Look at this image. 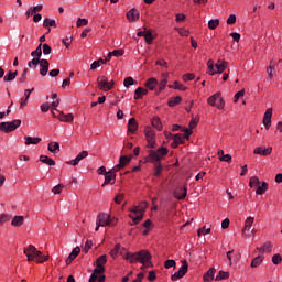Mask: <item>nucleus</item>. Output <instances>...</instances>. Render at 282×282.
Instances as JSON below:
<instances>
[{
  "label": "nucleus",
  "instance_id": "39",
  "mask_svg": "<svg viewBox=\"0 0 282 282\" xmlns=\"http://www.w3.org/2000/svg\"><path fill=\"white\" fill-rule=\"evenodd\" d=\"M152 127L158 129V131H162V121H160V118L156 117L152 119Z\"/></svg>",
  "mask_w": 282,
  "mask_h": 282
},
{
  "label": "nucleus",
  "instance_id": "3",
  "mask_svg": "<svg viewBox=\"0 0 282 282\" xmlns=\"http://www.w3.org/2000/svg\"><path fill=\"white\" fill-rule=\"evenodd\" d=\"M105 263H107V254L100 256L96 261V268L90 275L89 282H105V275L98 276L105 272Z\"/></svg>",
  "mask_w": 282,
  "mask_h": 282
},
{
  "label": "nucleus",
  "instance_id": "26",
  "mask_svg": "<svg viewBox=\"0 0 282 282\" xmlns=\"http://www.w3.org/2000/svg\"><path fill=\"white\" fill-rule=\"evenodd\" d=\"M144 87H147V89H150V91H153V89L158 87V79H155L154 77L149 78L145 82Z\"/></svg>",
  "mask_w": 282,
  "mask_h": 282
},
{
  "label": "nucleus",
  "instance_id": "12",
  "mask_svg": "<svg viewBox=\"0 0 282 282\" xmlns=\"http://www.w3.org/2000/svg\"><path fill=\"white\" fill-rule=\"evenodd\" d=\"M97 83L99 89H102L104 91H110V89H112V85L109 83V79H107L106 76L98 77Z\"/></svg>",
  "mask_w": 282,
  "mask_h": 282
},
{
  "label": "nucleus",
  "instance_id": "47",
  "mask_svg": "<svg viewBox=\"0 0 282 282\" xmlns=\"http://www.w3.org/2000/svg\"><path fill=\"white\" fill-rule=\"evenodd\" d=\"M262 252H272V242L271 241H267L264 242V245L262 246Z\"/></svg>",
  "mask_w": 282,
  "mask_h": 282
},
{
  "label": "nucleus",
  "instance_id": "35",
  "mask_svg": "<svg viewBox=\"0 0 282 282\" xmlns=\"http://www.w3.org/2000/svg\"><path fill=\"white\" fill-rule=\"evenodd\" d=\"M265 191H268V183L262 182V185H258L256 193L257 195H263Z\"/></svg>",
  "mask_w": 282,
  "mask_h": 282
},
{
  "label": "nucleus",
  "instance_id": "42",
  "mask_svg": "<svg viewBox=\"0 0 282 282\" xmlns=\"http://www.w3.org/2000/svg\"><path fill=\"white\" fill-rule=\"evenodd\" d=\"M252 224H254V217L249 216V217H247V219L245 220V226H243V228L252 229Z\"/></svg>",
  "mask_w": 282,
  "mask_h": 282
},
{
  "label": "nucleus",
  "instance_id": "51",
  "mask_svg": "<svg viewBox=\"0 0 282 282\" xmlns=\"http://www.w3.org/2000/svg\"><path fill=\"white\" fill-rule=\"evenodd\" d=\"M12 219V215L2 214L0 215V224H6V221H10Z\"/></svg>",
  "mask_w": 282,
  "mask_h": 282
},
{
  "label": "nucleus",
  "instance_id": "19",
  "mask_svg": "<svg viewBox=\"0 0 282 282\" xmlns=\"http://www.w3.org/2000/svg\"><path fill=\"white\" fill-rule=\"evenodd\" d=\"M34 91V88L32 89H25L24 90V97L21 98L20 101V109H23V107L28 106V100H30V95Z\"/></svg>",
  "mask_w": 282,
  "mask_h": 282
},
{
  "label": "nucleus",
  "instance_id": "53",
  "mask_svg": "<svg viewBox=\"0 0 282 282\" xmlns=\"http://www.w3.org/2000/svg\"><path fill=\"white\" fill-rule=\"evenodd\" d=\"M143 93H142V87H138L134 90V100H140V98H142Z\"/></svg>",
  "mask_w": 282,
  "mask_h": 282
},
{
  "label": "nucleus",
  "instance_id": "48",
  "mask_svg": "<svg viewBox=\"0 0 282 282\" xmlns=\"http://www.w3.org/2000/svg\"><path fill=\"white\" fill-rule=\"evenodd\" d=\"M119 252H120V243L116 245L115 248L110 251V257H112V259H116Z\"/></svg>",
  "mask_w": 282,
  "mask_h": 282
},
{
  "label": "nucleus",
  "instance_id": "37",
  "mask_svg": "<svg viewBox=\"0 0 282 282\" xmlns=\"http://www.w3.org/2000/svg\"><path fill=\"white\" fill-rule=\"evenodd\" d=\"M44 28H56V20H50V18H45L43 22Z\"/></svg>",
  "mask_w": 282,
  "mask_h": 282
},
{
  "label": "nucleus",
  "instance_id": "40",
  "mask_svg": "<svg viewBox=\"0 0 282 282\" xmlns=\"http://www.w3.org/2000/svg\"><path fill=\"white\" fill-rule=\"evenodd\" d=\"M261 184V181H259V177L257 176H251L249 180V186L250 188H253V186H259Z\"/></svg>",
  "mask_w": 282,
  "mask_h": 282
},
{
  "label": "nucleus",
  "instance_id": "59",
  "mask_svg": "<svg viewBox=\"0 0 282 282\" xmlns=\"http://www.w3.org/2000/svg\"><path fill=\"white\" fill-rule=\"evenodd\" d=\"M245 94H246V90H245V89L239 90V91L235 95L234 102H238V101H239V98H243Z\"/></svg>",
  "mask_w": 282,
  "mask_h": 282
},
{
  "label": "nucleus",
  "instance_id": "49",
  "mask_svg": "<svg viewBox=\"0 0 282 282\" xmlns=\"http://www.w3.org/2000/svg\"><path fill=\"white\" fill-rule=\"evenodd\" d=\"M153 34L151 33V31H147L145 32V37L144 41L145 43H148V45H151V43H153Z\"/></svg>",
  "mask_w": 282,
  "mask_h": 282
},
{
  "label": "nucleus",
  "instance_id": "22",
  "mask_svg": "<svg viewBox=\"0 0 282 282\" xmlns=\"http://www.w3.org/2000/svg\"><path fill=\"white\" fill-rule=\"evenodd\" d=\"M167 83H169V73H162L161 82L159 84V91H164V89H166Z\"/></svg>",
  "mask_w": 282,
  "mask_h": 282
},
{
  "label": "nucleus",
  "instance_id": "21",
  "mask_svg": "<svg viewBox=\"0 0 282 282\" xmlns=\"http://www.w3.org/2000/svg\"><path fill=\"white\" fill-rule=\"evenodd\" d=\"M80 254V247H75L66 259V265H69L74 259H76Z\"/></svg>",
  "mask_w": 282,
  "mask_h": 282
},
{
  "label": "nucleus",
  "instance_id": "36",
  "mask_svg": "<svg viewBox=\"0 0 282 282\" xmlns=\"http://www.w3.org/2000/svg\"><path fill=\"white\" fill-rule=\"evenodd\" d=\"M180 102H182V97L181 96H176L174 98H171L167 102L169 107H176V105H180Z\"/></svg>",
  "mask_w": 282,
  "mask_h": 282
},
{
  "label": "nucleus",
  "instance_id": "52",
  "mask_svg": "<svg viewBox=\"0 0 282 282\" xmlns=\"http://www.w3.org/2000/svg\"><path fill=\"white\" fill-rule=\"evenodd\" d=\"M198 237H202V235H210V228L206 229V226L202 227L197 231Z\"/></svg>",
  "mask_w": 282,
  "mask_h": 282
},
{
  "label": "nucleus",
  "instance_id": "18",
  "mask_svg": "<svg viewBox=\"0 0 282 282\" xmlns=\"http://www.w3.org/2000/svg\"><path fill=\"white\" fill-rule=\"evenodd\" d=\"M187 195V189L186 187H177L174 192H173V197H175L176 199H184Z\"/></svg>",
  "mask_w": 282,
  "mask_h": 282
},
{
  "label": "nucleus",
  "instance_id": "5",
  "mask_svg": "<svg viewBox=\"0 0 282 282\" xmlns=\"http://www.w3.org/2000/svg\"><path fill=\"white\" fill-rule=\"evenodd\" d=\"M147 208L145 203H143L142 207H138L135 206L131 213L129 214L130 219L133 220V224H131V226H135L138 224H140V221H142L143 217H144V210Z\"/></svg>",
  "mask_w": 282,
  "mask_h": 282
},
{
  "label": "nucleus",
  "instance_id": "23",
  "mask_svg": "<svg viewBox=\"0 0 282 282\" xmlns=\"http://www.w3.org/2000/svg\"><path fill=\"white\" fill-rule=\"evenodd\" d=\"M24 223L25 218L23 216H14L11 220V226H14L15 228H21Z\"/></svg>",
  "mask_w": 282,
  "mask_h": 282
},
{
  "label": "nucleus",
  "instance_id": "30",
  "mask_svg": "<svg viewBox=\"0 0 282 282\" xmlns=\"http://www.w3.org/2000/svg\"><path fill=\"white\" fill-rule=\"evenodd\" d=\"M25 145L30 147V144H39L43 139L41 138H33V137H24Z\"/></svg>",
  "mask_w": 282,
  "mask_h": 282
},
{
  "label": "nucleus",
  "instance_id": "20",
  "mask_svg": "<svg viewBox=\"0 0 282 282\" xmlns=\"http://www.w3.org/2000/svg\"><path fill=\"white\" fill-rule=\"evenodd\" d=\"M216 67V74H224L226 72V68L228 67V62L218 59L215 64Z\"/></svg>",
  "mask_w": 282,
  "mask_h": 282
},
{
  "label": "nucleus",
  "instance_id": "13",
  "mask_svg": "<svg viewBox=\"0 0 282 282\" xmlns=\"http://www.w3.org/2000/svg\"><path fill=\"white\" fill-rule=\"evenodd\" d=\"M184 137H182L181 133H177L174 135V141H176L178 144H184V139L188 140L191 135H193V130L185 128L184 129Z\"/></svg>",
  "mask_w": 282,
  "mask_h": 282
},
{
  "label": "nucleus",
  "instance_id": "24",
  "mask_svg": "<svg viewBox=\"0 0 282 282\" xmlns=\"http://www.w3.org/2000/svg\"><path fill=\"white\" fill-rule=\"evenodd\" d=\"M128 21H138L140 19V12L137 9H131L127 12Z\"/></svg>",
  "mask_w": 282,
  "mask_h": 282
},
{
  "label": "nucleus",
  "instance_id": "33",
  "mask_svg": "<svg viewBox=\"0 0 282 282\" xmlns=\"http://www.w3.org/2000/svg\"><path fill=\"white\" fill-rule=\"evenodd\" d=\"M263 259H264L263 256H258L253 258L251 261V268H259V265L263 263Z\"/></svg>",
  "mask_w": 282,
  "mask_h": 282
},
{
  "label": "nucleus",
  "instance_id": "25",
  "mask_svg": "<svg viewBox=\"0 0 282 282\" xmlns=\"http://www.w3.org/2000/svg\"><path fill=\"white\" fill-rule=\"evenodd\" d=\"M128 131H130V133H135V131H138V121L135 120V118L129 119Z\"/></svg>",
  "mask_w": 282,
  "mask_h": 282
},
{
  "label": "nucleus",
  "instance_id": "64",
  "mask_svg": "<svg viewBox=\"0 0 282 282\" xmlns=\"http://www.w3.org/2000/svg\"><path fill=\"white\" fill-rule=\"evenodd\" d=\"M123 85H124V87H129L130 85H133V77H127L123 80Z\"/></svg>",
  "mask_w": 282,
  "mask_h": 282
},
{
  "label": "nucleus",
  "instance_id": "6",
  "mask_svg": "<svg viewBox=\"0 0 282 282\" xmlns=\"http://www.w3.org/2000/svg\"><path fill=\"white\" fill-rule=\"evenodd\" d=\"M21 127V120L15 119L13 121H3L0 123V131L4 133H11V131H17Z\"/></svg>",
  "mask_w": 282,
  "mask_h": 282
},
{
  "label": "nucleus",
  "instance_id": "50",
  "mask_svg": "<svg viewBox=\"0 0 282 282\" xmlns=\"http://www.w3.org/2000/svg\"><path fill=\"white\" fill-rule=\"evenodd\" d=\"M87 155H89V152L87 151H82L79 154H77V156L75 158V160H77L78 164L82 162V160H85V158H87Z\"/></svg>",
  "mask_w": 282,
  "mask_h": 282
},
{
  "label": "nucleus",
  "instance_id": "46",
  "mask_svg": "<svg viewBox=\"0 0 282 282\" xmlns=\"http://www.w3.org/2000/svg\"><path fill=\"white\" fill-rule=\"evenodd\" d=\"M43 55L50 56L52 54V46L48 44H42Z\"/></svg>",
  "mask_w": 282,
  "mask_h": 282
},
{
  "label": "nucleus",
  "instance_id": "9",
  "mask_svg": "<svg viewBox=\"0 0 282 282\" xmlns=\"http://www.w3.org/2000/svg\"><path fill=\"white\" fill-rule=\"evenodd\" d=\"M182 263L183 265L178 269V271L171 276V281H178V279H184L186 272H188V261L183 260Z\"/></svg>",
  "mask_w": 282,
  "mask_h": 282
},
{
  "label": "nucleus",
  "instance_id": "32",
  "mask_svg": "<svg viewBox=\"0 0 282 282\" xmlns=\"http://www.w3.org/2000/svg\"><path fill=\"white\" fill-rule=\"evenodd\" d=\"M48 151L51 153H58L61 151V144L58 142L48 143Z\"/></svg>",
  "mask_w": 282,
  "mask_h": 282
},
{
  "label": "nucleus",
  "instance_id": "55",
  "mask_svg": "<svg viewBox=\"0 0 282 282\" xmlns=\"http://www.w3.org/2000/svg\"><path fill=\"white\" fill-rule=\"evenodd\" d=\"M281 261H282V257H281V254H274L273 257H272V263L274 264V265H279V263H281Z\"/></svg>",
  "mask_w": 282,
  "mask_h": 282
},
{
  "label": "nucleus",
  "instance_id": "41",
  "mask_svg": "<svg viewBox=\"0 0 282 282\" xmlns=\"http://www.w3.org/2000/svg\"><path fill=\"white\" fill-rule=\"evenodd\" d=\"M170 89H180V91H186V87L182 84H180L178 82H174V86L173 85H169Z\"/></svg>",
  "mask_w": 282,
  "mask_h": 282
},
{
  "label": "nucleus",
  "instance_id": "60",
  "mask_svg": "<svg viewBox=\"0 0 282 282\" xmlns=\"http://www.w3.org/2000/svg\"><path fill=\"white\" fill-rule=\"evenodd\" d=\"M87 23H89V21L87 20V19H82V18H79L78 20H77V23H76V25H77V28H83V25H87Z\"/></svg>",
  "mask_w": 282,
  "mask_h": 282
},
{
  "label": "nucleus",
  "instance_id": "4",
  "mask_svg": "<svg viewBox=\"0 0 282 282\" xmlns=\"http://www.w3.org/2000/svg\"><path fill=\"white\" fill-rule=\"evenodd\" d=\"M24 254L28 261H36V263H45L47 261V256H43V252L36 250V247L33 245L24 248Z\"/></svg>",
  "mask_w": 282,
  "mask_h": 282
},
{
  "label": "nucleus",
  "instance_id": "8",
  "mask_svg": "<svg viewBox=\"0 0 282 282\" xmlns=\"http://www.w3.org/2000/svg\"><path fill=\"white\" fill-rule=\"evenodd\" d=\"M207 102L212 107H217V109H224V99L221 98V94L219 93H216L213 96H210Z\"/></svg>",
  "mask_w": 282,
  "mask_h": 282
},
{
  "label": "nucleus",
  "instance_id": "43",
  "mask_svg": "<svg viewBox=\"0 0 282 282\" xmlns=\"http://www.w3.org/2000/svg\"><path fill=\"white\" fill-rule=\"evenodd\" d=\"M100 65H105V59L99 58L98 61L93 62L90 65V69H98Z\"/></svg>",
  "mask_w": 282,
  "mask_h": 282
},
{
  "label": "nucleus",
  "instance_id": "57",
  "mask_svg": "<svg viewBox=\"0 0 282 282\" xmlns=\"http://www.w3.org/2000/svg\"><path fill=\"white\" fill-rule=\"evenodd\" d=\"M110 55L116 56L117 58L119 56H124V50H115V51L110 52Z\"/></svg>",
  "mask_w": 282,
  "mask_h": 282
},
{
  "label": "nucleus",
  "instance_id": "54",
  "mask_svg": "<svg viewBox=\"0 0 282 282\" xmlns=\"http://www.w3.org/2000/svg\"><path fill=\"white\" fill-rule=\"evenodd\" d=\"M242 237H243L245 239H250V237H252V231H251V229L242 228Z\"/></svg>",
  "mask_w": 282,
  "mask_h": 282
},
{
  "label": "nucleus",
  "instance_id": "1",
  "mask_svg": "<svg viewBox=\"0 0 282 282\" xmlns=\"http://www.w3.org/2000/svg\"><path fill=\"white\" fill-rule=\"evenodd\" d=\"M124 259L129 261V263H142L141 270H144V268H153V263H151V252L148 250H141L134 253L128 252Z\"/></svg>",
  "mask_w": 282,
  "mask_h": 282
},
{
  "label": "nucleus",
  "instance_id": "11",
  "mask_svg": "<svg viewBox=\"0 0 282 282\" xmlns=\"http://www.w3.org/2000/svg\"><path fill=\"white\" fill-rule=\"evenodd\" d=\"M116 173H118L116 167H112L111 170H109L108 173L105 174V182L101 186L105 187L108 184H111V185L116 184Z\"/></svg>",
  "mask_w": 282,
  "mask_h": 282
},
{
  "label": "nucleus",
  "instance_id": "16",
  "mask_svg": "<svg viewBox=\"0 0 282 282\" xmlns=\"http://www.w3.org/2000/svg\"><path fill=\"white\" fill-rule=\"evenodd\" d=\"M40 74L42 76H47V72H50V62L47 59H40Z\"/></svg>",
  "mask_w": 282,
  "mask_h": 282
},
{
  "label": "nucleus",
  "instance_id": "62",
  "mask_svg": "<svg viewBox=\"0 0 282 282\" xmlns=\"http://www.w3.org/2000/svg\"><path fill=\"white\" fill-rule=\"evenodd\" d=\"M39 63H41V59L34 57L32 61H30V62L28 63V67L32 68V65H33L34 67H36V66L39 65Z\"/></svg>",
  "mask_w": 282,
  "mask_h": 282
},
{
  "label": "nucleus",
  "instance_id": "29",
  "mask_svg": "<svg viewBox=\"0 0 282 282\" xmlns=\"http://www.w3.org/2000/svg\"><path fill=\"white\" fill-rule=\"evenodd\" d=\"M40 162H43V164H48V166H56L54 159H51L47 155H40Z\"/></svg>",
  "mask_w": 282,
  "mask_h": 282
},
{
  "label": "nucleus",
  "instance_id": "56",
  "mask_svg": "<svg viewBox=\"0 0 282 282\" xmlns=\"http://www.w3.org/2000/svg\"><path fill=\"white\" fill-rule=\"evenodd\" d=\"M183 80L185 83H188V80H195V74L187 73V74L183 75Z\"/></svg>",
  "mask_w": 282,
  "mask_h": 282
},
{
  "label": "nucleus",
  "instance_id": "63",
  "mask_svg": "<svg viewBox=\"0 0 282 282\" xmlns=\"http://www.w3.org/2000/svg\"><path fill=\"white\" fill-rule=\"evenodd\" d=\"M176 263L175 260H166L165 261V268L169 270V268H175Z\"/></svg>",
  "mask_w": 282,
  "mask_h": 282
},
{
  "label": "nucleus",
  "instance_id": "45",
  "mask_svg": "<svg viewBox=\"0 0 282 282\" xmlns=\"http://www.w3.org/2000/svg\"><path fill=\"white\" fill-rule=\"evenodd\" d=\"M218 25H219V19H213V20H209L208 22L209 30H216Z\"/></svg>",
  "mask_w": 282,
  "mask_h": 282
},
{
  "label": "nucleus",
  "instance_id": "7",
  "mask_svg": "<svg viewBox=\"0 0 282 282\" xmlns=\"http://www.w3.org/2000/svg\"><path fill=\"white\" fill-rule=\"evenodd\" d=\"M96 224H99V226H116V220H113V218L108 214L100 213L97 216Z\"/></svg>",
  "mask_w": 282,
  "mask_h": 282
},
{
  "label": "nucleus",
  "instance_id": "31",
  "mask_svg": "<svg viewBox=\"0 0 282 282\" xmlns=\"http://www.w3.org/2000/svg\"><path fill=\"white\" fill-rule=\"evenodd\" d=\"M43 44H39L35 51L31 52V56L33 58H39L41 59V56H43Z\"/></svg>",
  "mask_w": 282,
  "mask_h": 282
},
{
  "label": "nucleus",
  "instance_id": "38",
  "mask_svg": "<svg viewBox=\"0 0 282 282\" xmlns=\"http://www.w3.org/2000/svg\"><path fill=\"white\" fill-rule=\"evenodd\" d=\"M207 67H208V74H210V76H215V74H217L215 72V62L213 59H209L207 62Z\"/></svg>",
  "mask_w": 282,
  "mask_h": 282
},
{
  "label": "nucleus",
  "instance_id": "14",
  "mask_svg": "<svg viewBox=\"0 0 282 282\" xmlns=\"http://www.w3.org/2000/svg\"><path fill=\"white\" fill-rule=\"evenodd\" d=\"M263 124L267 131L270 130V127H272V108L267 109L263 116Z\"/></svg>",
  "mask_w": 282,
  "mask_h": 282
},
{
  "label": "nucleus",
  "instance_id": "15",
  "mask_svg": "<svg viewBox=\"0 0 282 282\" xmlns=\"http://www.w3.org/2000/svg\"><path fill=\"white\" fill-rule=\"evenodd\" d=\"M129 162H131V156L122 155L119 158V163L113 169L118 172L121 169H124Z\"/></svg>",
  "mask_w": 282,
  "mask_h": 282
},
{
  "label": "nucleus",
  "instance_id": "27",
  "mask_svg": "<svg viewBox=\"0 0 282 282\" xmlns=\"http://www.w3.org/2000/svg\"><path fill=\"white\" fill-rule=\"evenodd\" d=\"M57 118L61 122H72L74 120V115L73 113L65 115L63 112H59Z\"/></svg>",
  "mask_w": 282,
  "mask_h": 282
},
{
  "label": "nucleus",
  "instance_id": "58",
  "mask_svg": "<svg viewBox=\"0 0 282 282\" xmlns=\"http://www.w3.org/2000/svg\"><path fill=\"white\" fill-rule=\"evenodd\" d=\"M62 191H63V185L58 184L53 187L52 193H54V195H61Z\"/></svg>",
  "mask_w": 282,
  "mask_h": 282
},
{
  "label": "nucleus",
  "instance_id": "34",
  "mask_svg": "<svg viewBox=\"0 0 282 282\" xmlns=\"http://www.w3.org/2000/svg\"><path fill=\"white\" fill-rule=\"evenodd\" d=\"M205 282H210L215 279V269H209L203 276Z\"/></svg>",
  "mask_w": 282,
  "mask_h": 282
},
{
  "label": "nucleus",
  "instance_id": "28",
  "mask_svg": "<svg viewBox=\"0 0 282 282\" xmlns=\"http://www.w3.org/2000/svg\"><path fill=\"white\" fill-rule=\"evenodd\" d=\"M17 76H19V72H12L9 70L6 76L3 77L4 83H12V80H14V78H17Z\"/></svg>",
  "mask_w": 282,
  "mask_h": 282
},
{
  "label": "nucleus",
  "instance_id": "44",
  "mask_svg": "<svg viewBox=\"0 0 282 282\" xmlns=\"http://www.w3.org/2000/svg\"><path fill=\"white\" fill-rule=\"evenodd\" d=\"M221 279H230V273L226 271H219L218 275L216 276V281H221Z\"/></svg>",
  "mask_w": 282,
  "mask_h": 282
},
{
  "label": "nucleus",
  "instance_id": "10",
  "mask_svg": "<svg viewBox=\"0 0 282 282\" xmlns=\"http://www.w3.org/2000/svg\"><path fill=\"white\" fill-rule=\"evenodd\" d=\"M144 133L148 147H150V149H155V131L151 129V127H147Z\"/></svg>",
  "mask_w": 282,
  "mask_h": 282
},
{
  "label": "nucleus",
  "instance_id": "17",
  "mask_svg": "<svg viewBox=\"0 0 282 282\" xmlns=\"http://www.w3.org/2000/svg\"><path fill=\"white\" fill-rule=\"evenodd\" d=\"M254 155H263L264 158L272 153V147L263 149L262 147H258L253 150Z\"/></svg>",
  "mask_w": 282,
  "mask_h": 282
},
{
  "label": "nucleus",
  "instance_id": "2",
  "mask_svg": "<svg viewBox=\"0 0 282 282\" xmlns=\"http://www.w3.org/2000/svg\"><path fill=\"white\" fill-rule=\"evenodd\" d=\"M164 155H169V149L166 148H160L158 149V151L150 150L149 160L152 164H154L155 177H160V175H162L163 167L162 164L160 163V160H162Z\"/></svg>",
  "mask_w": 282,
  "mask_h": 282
},
{
  "label": "nucleus",
  "instance_id": "61",
  "mask_svg": "<svg viewBox=\"0 0 282 282\" xmlns=\"http://www.w3.org/2000/svg\"><path fill=\"white\" fill-rule=\"evenodd\" d=\"M220 162H232V155L230 154H224L223 156H219Z\"/></svg>",
  "mask_w": 282,
  "mask_h": 282
}]
</instances>
